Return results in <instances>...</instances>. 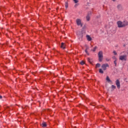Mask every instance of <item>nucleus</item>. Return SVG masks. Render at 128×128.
<instances>
[{
	"label": "nucleus",
	"mask_w": 128,
	"mask_h": 128,
	"mask_svg": "<svg viewBox=\"0 0 128 128\" xmlns=\"http://www.w3.org/2000/svg\"><path fill=\"white\" fill-rule=\"evenodd\" d=\"M117 24L118 26V28H124V26H128V22H122L121 21H118L117 22Z\"/></svg>",
	"instance_id": "nucleus-1"
},
{
	"label": "nucleus",
	"mask_w": 128,
	"mask_h": 128,
	"mask_svg": "<svg viewBox=\"0 0 128 128\" xmlns=\"http://www.w3.org/2000/svg\"><path fill=\"white\" fill-rule=\"evenodd\" d=\"M98 60L100 62H102V59L104 58L103 53L102 51H100L98 53Z\"/></svg>",
	"instance_id": "nucleus-2"
},
{
	"label": "nucleus",
	"mask_w": 128,
	"mask_h": 128,
	"mask_svg": "<svg viewBox=\"0 0 128 128\" xmlns=\"http://www.w3.org/2000/svg\"><path fill=\"white\" fill-rule=\"evenodd\" d=\"M76 22L77 26H82V20L80 18H77L76 20Z\"/></svg>",
	"instance_id": "nucleus-3"
},
{
	"label": "nucleus",
	"mask_w": 128,
	"mask_h": 128,
	"mask_svg": "<svg viewBox=\"0 0 128 128\" xmlns=\"http://www.w3.org/2000/svg\"><path fill=\"white\" fill-rule=\"evenodd\" d=\"M108 66H109L108 64H103L102 66V68L104 70H106V68H108Z\"/></svg>",
	"instance_id": "nucleus-4"
},
{
	"label": "nucleus",
	"mask_w": 128,
	"mask_h": 128,
	"mask_svg": "<svg viewBox=\"0 0 128 128\" xmlns=\"http://www.w3.org/2000/svg\"><path fill=\"white\" fill-rule=\"evenodd\" d=\"M120 60H126V55L120 56Z\"/></svg>",
	"instance_id": "nucleus-5"
},
{
	"label": "nucleus",
	"mask_w": 128,
	"mask_h": 128,
	"mask_svg": "<svg viewBox=\"0 0 128 128\" xmlns=\"http://www.w3.org/2000/svg\"><path fill=\"white\" fill-rule=\"evenodd\" d=\"M117 8L118 10H120V12L124 10V8L122 7V4H119L117 6Z\"/></svg>",
	"instance_id": "nucleus-6"
},
{
	"label": "nucleus",
	"mask_w": 128,
	"mask_h": 128,
	"mask_svg": "<svg viewBox=\"0 0 128 128\" xmlns=\"http://www.w3.org/2000/svg\"><path fill=\"white\" fill-rule=\"evenodd\" d=\"M116 86L118 88H120V82L118 80H117L116 82Z\"/></svg>",
	"instance_id": "nucleus-7"
},
{
	"label": "nucleus",
	"mask_w": 128,
	"mask_h": 128,
	"mask_svg": "<svg viewBox=\"0 0 128 128\" xmlns=\"http://www.w3.org/2000/svg\"><path fill=\"white\" fill-rule=\"evenodd\" d=\"M90 14H92V12L88 13L87 16H86V20L88 22L90 20Z\"/></svg>",
	"instance_id": "nucleus-8"
},
{
	"label": "nucleus",
	"mask_w": 128,
	"mask_h": 128,
	"mask_svg": "<svg viewBox=\"0 0 128 128\" xmlns=\"http://www.w3.org/2000/svg\"><path fill=\"white\" fill-rule=\"evenodd\" d=\"M77 34H78L79 38H81V39L82 38L83 35H82V32H80V34L78 32Z\"/></svg>",
	"instance_id": "nucleus-9"
},
{
	"label": "nucleus",
	"mask_w": 128,
	"mask_h": 128,
	"mask_svg": "<svg viewBox=\"0 0 128 128\" xmlns=\"http://www.w3.org/2000/svg\"><path fill=\"white\" fill-rule=\"evenodd\" d=\"M86 38L88 42H90V40H92V37H90V36L89 35H86Z\"/></svg>",
	"instance_id": "nucleus-10"
},
{
	"label": "nucleus",
	"mask_w": 128,
	"mask_h": 128,
	"mask_svg": "<svg viewBox=\"0 0 128 128\" xmlns=\"http://www.w3.org/2000/svg\"><path fill=\"white\" fill-rule=\"evenodd\" d=\"M60 48H63V50H64V48H66V45L64 44V42L62 43Z\"/></svg>",
	"instance_id": "nucleus-11"
},
{
	"label": "nucleus",
	"mask_w": 128,
	"mask_h": 128,
	"mask_svg": "<svg viewBox=\"0 0 128 128\" xmlns=\"http://www.w3.org/2000/svg\"><path fill=\"white\" fill-rule=\"evenodd\" d=\"M42 126L43 128L46 127V122H42Z\"/></svg>",
	"instance_id": "nucleus-12"
},
{
	"label": "nucleus",
	"mask_w": 128,
	"mask_h": 128,
	"mask_svg": "<svg viewBox=\"0 0 128 128\" xmlns=\"http://www.w3.org/2000/svg\"><path fill=\"white\" fill-rule=\"evenodd\" d=\"M106 80H107V82H112V80H110V78L108 77V76H106Z\"/></svg>",
	"instance_id": "nucleus-13"
},
{
	"label": "nucleus",
	"mask_w": 128,
	"mask_h": 128,
	"mask_svg": "<svg viewBox=\"0 0 128 128\" xmlns=\"http://www.w3.org/2000/svg\"><path fill=\"white\" fill-rule=\"evenodd\" d=\"M88 62H90V64H92V60L90 58H88Z\"/></svg>",
	"instance_id": "nucleus-14"
},
{
	"label": "nucleus",
	"mask_w": 128,
	"mask_h": 128,
	"mask_svg": "<svg viewBox=\"0 0 128 128\" xmlns=\"http://www.w3.org/2000/svg\"><path fill=\"white\" fill-rule=\"evenodd\" d=\"M96 48H98V47L96 46H95L93 50H92V52H96Z\"/></svg>",
	"instance_id": "nucleus-15"
},
{
	"label": "nucleus",
	"mask_w": 128,
	"mask_h": 128,
	"mask_svg": "<svg viewBox=\"0 0 128 128\" xmlns=\"http://www.w3.org/2000/svg\"><path fill=\"white\" fill-rule=\"evenodd\" d=\"M65 7L66 8H68V2H66Z\"/></svg>",
	"instance_id": "nucleus-16"
},
{
	"label": "nucleus",
	"mask_w": 128,
	"mask_h": 128,
	"mask_svg": "<svg viewBox=\"0 0 128 128\" xmlns=\"http://www.w3.org/2000/svg\"><path fill=\"white\" fill-rule=\"evenodd\" d=\"M100 64L98 63L97 64H96V68H100Z\"/></svg>",
	"instance_id": "nucleus-17"
},
{
	"label": "nucleus",
	"mask_w": 128,
	"mask_h": 128,
	"mask_svg": "<svg viewBox=\"0 0 128 128\" xmlns=\"http://www.w3.org/2000/svg\"><path fill=\"white\" fill-rule=\"evenodd\" d=\"M99 72H100V74H103L104 73V71L102 70V69L100 68L99 70Z\"/></svg>",
	"instance_id": "nucleus-18"
},
{
	"label": "nucleus",
	"mask_w": 128,
	"mask_h": 128,
	"mask_svg": "<svg viewBox=\"0 0 128 128\" xmlns=\"http://www.w3.org/2000/svg\"><path fill=\"white\" fill-rule=\"evenodd\" d=\"M116 86L114 85H112V88H113V90H116Z\"/></svg>",
	"instance_id": "nucleus-19"
},
{
	"label": "nucleus",
	"mask_w": 128,
	"mask_h": 128,
	"mask_svg": "<svg viewBox=\"0 0 128 128\" xmlns=\"http://www.w3.org/2000/svg\"><path fill=\"white\" fill-rule=\"evenodd\" d=\"M85 52L86 54L90 55V53H88V50H85Z\"/></svg>",
	"instance_id": "nucleus-20"
},
{
	"label": "nucleus",
	"mask_w": 128,
	"mask_h": 128,
	"mask_svg": "<svg viewBox=\"0 0 128 128\" xmlns=\"http://www.w3.org/2000/svg\"><path fill=\"white\" fill-rule=\"evenodd\" d=\"M80 64H82V66H84V61H82L80 62Z\"/></svg>",
	"instance_id": "nucleus-21"
},
{
	"label": "nucleus",
	"mask_w": 128,
	"mask_h": 128,
	"mask_svg": "<svg viewBox=\"0 0 128 128\" xmlns=\"http://www.w3.org/2000/svg\"><path fill=\"white\" fill-rule=\"evenodd\" d=\"M73 1L75 4H78V0H73Z\"/></svg>",
	"instance_id": "nucleus-22"
},
{
	"label": "nucleus",
	"mask_w": 128,
	"mask_h": 128,
	"mask_svg": "<svg viewBox=\"0 0 128 128\" xmlns=\"http://www.w3.org/2000/svg\"><path fill=\"white\" fill-rule=\"evenodd\" d=\"M86 50H89L90 47H88V45H86Z\"/></svg>",
	"instance_id": "nucleus-23"
},
{
	"label": "nucleus",
	"mask_w": 128,
	"mask_h": 128,
	"mask_svg": "<svg viewBox=\"0 0 128 128\" xmlns=\"http://www.w3.org/2000/svg\"><path fill=\"white\" fill-rule=\"evenodd\" d=\"M114 64H115V66H116V60H114Z\"/></svg>",
	"instance_id": "nucleus-24"
},
{
	"label": "nucleus",
	"mask_w": 128,
	"mask_h": 128,
	"mask_svg": "<svg viewBox=\"0 0 128 128\" xmlns=\"http://www.w3.org/2000/svg\"><path fill=\"white\" fill-rule=\"evenodd\" d=\"M113 52H114V54L115 56H116V54H117L116 52L114 51Z\"/></svg>",
	"instance_id": "nucleus-25"
},
{
	"label": "nucleus",
	"mask_w": 128,
	"mask_h": 128,
	"mask_svg": "<svg viewBox=\"0 0 128 128\" xmlns=\"http://www.w3.org/2000/svg\"><path fill=\"white\" fill-rule=\"evenodd\" d=\"M112 58L113 59V60H116V56H113Z\"/></svg>",
	"instance_id": "nucleus-26"
},
{
	"label": "nucleus",
	"mask_w": 128,
	"mask_h": 128,
	"mask_svg": "<svg viewBox=\"0 0 128 128\" xmlns=\"http://www.w3.org/2000/svg\"><path fill=\"white\" fill-rule=\"evenodd\" d=\"M78 6V4H76L74 6V7L76 8V6Z\"/></svg>",
	"instance_id": "nucleus-27"
},
{
	"label": "nucleus",
	"mask_w": 128,
	"mask_h": 128,
	"mask_svg": "<svg viewBox=\"0 0 128 128\" xmlns=\"http://www.w3.org/2000/svg\"><path fill=\"white\" fill-rule=\"evenodd\" d=\"M97 18H100V15H99L98 16H96Z\"/></svg>",
	"instance_id": "nucleus-28"
},
{
	"label": "nucleus",
	"mask_w": 128,
	"mask_h": 128,
	"mask_svg": "<svg viewBox=\"0 0 128 128\" xmlns=\"http://www.w3.org/2000/svg\"><path fill=\"white\" fill-rule=\"evenodd\" d=\"M2 96L0 95V100H2Z\"/></svg>",
	"instance_id": "nucleus-29"
},
{
	"label": "nucleus",
	"mask_w": 128,
	"mask_h": 128,
	"mask_svg": "<svg viewBox=\"0 0 128 128\" xmlns=\"http://www.w3.org/2000/svg\"><path fill=\"white\" fill-rule=\"evenodd\" d=\"M106 60L108 61V60H108V58H106Z\"/></svg>",
	"instance_id": "nucleus-30"
},
{
	"label": "nucleus",
	"mask_w": 128,
	"mask_h": 128,
	"mask_svg": "<svg viewBox=\"0 0 128 128\" xmlns=\"http://www.w3.org/2000/svg\"><path fill=\"white\" fill-rule=\"evenodd\" d=\"M113 2H116V0H112Z\"/></svg>",
	"instance_id": "nucleus-31"
}]
</instances>
